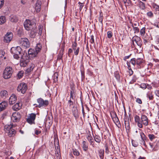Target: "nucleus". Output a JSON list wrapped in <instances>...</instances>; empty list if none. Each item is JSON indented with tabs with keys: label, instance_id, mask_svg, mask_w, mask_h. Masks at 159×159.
Wrapping results in <instances>:
<instances>
[{
	"label": "nucleus",
	"instance_id": "f257e3e1",
	"mask_svg": "<svg viewBox=\"0 0 159 159\" xmlns=\"http://www.w3.org/2000/svg\"><path fill=\"white\" fill-rule=\"evenodd\" d=\"M10 52L13 54L14 58L16 59H18L20 56H22L21 55L22 49L20 46L12 47L11 49Z\"/></svg>",
	"mask_w": 159,
	"mask_h": 159
},
{
	"label": "nucleus",
	"instance_id": "f03ea898",
	"mask_svg": "<svg viewBox=\"0 0 159 159\" xmlns=\"http://www.w3.org/2000/svg\"><path fill=\"white\" fill-rule=\"evenodd\" d=\"M13 72V70L11 67H7L4 70L3 76L4 79H7L10 78Z\"/></svg>",
	"mask_w": 159,
	"mask_h": 159
},
{
	"label": "nucleus",
	"instance_id": "7ed1b4c3",
	"mask_svg": "<svg viewBox=\"0 0 159 159\" xmlns=\"http://www.w3.org/2000/svg\"><path fill=\"white\" fill-rule=\"evenodd\" d=\"M37 102L38 104H34L33 105L35 107L40 108L41 107H45L49 104L48 101L47 100H44L43 98H40L37 99Z\"/></svg>",
	"mask_w": 159,
	"mask_h": 159
},
{
	"label": "nucleus",
	"instance_id": "20e7f679",
	"mask_svg": "<svg viewBox=\"0 0 159 159\" xmlns=\"http://www.w3.org/2000/svg\"><path fill=\"white\" fill-rule=\"evenodd\" d=\"M24 25L25 29L29 30L35 27V24L29 20H26L24 21Z\"/></svg>",
	"mask_w": 159,
	"mask_h": 159
},
{
	"label": "nucleus",
	"instance_id": "39448f33",
	"mask_svg": "<svg viewBox=\"0 0 159 159\" xmlns=\"http://www.w3.org/2000/svg\"><path fill=\"white\" fill-rule=\"evenodd\" d=\"M28 87L27 84L24 83H22L20 84L17 89V91L20 92L22 93H25Z\"/></svg>",
	"mask_w": 159,
	"mask_h": 159
},
{
	"label": "nucleus",
	"instance_id": "423d86ee",
	"mask_svg": "<svg viewBox=\"0 0 159 159\" xmlns=\"http://www.w3.org/2000/svg\"><path fill=\"white\" fill-rule=\"evenodd\" d=\"M19 42L20 44L26 48H29L30 47V43L28 39L26 38H21Z\"/></svg>",
	"mask_w": 159,
	"mask_h": 159
},
{
	"label": "nucleus",
	"instance_id": "0eeeda50",
	"mask_svg": "<svg viewBox=\"0 0 159 159\" xmlns=\"http://www.w3.org/2000/svg\"><path fill=\"white\" fill-rule=\"evenodd\" d=\"M133 45L134 46V42H135L141 48L142 44V41L141 39L137 36H134L132 38Z\"/></svg>",
	"mask_w": 159,
	"mask_h": 159
},
{
	"label": "nucleus",
	"instance_id": "6e6552de",
	"mask_svg": "<svg viewBox=\"0 0 159 159\" xmlns=\"http://www.w3.org/2000/svg\"><path fill=\"white\" fill-rule=\"evenodd\" d=\"M21 117V115L18 112L13 113L11 117V120L14 122L18 121Z\"/></svg>",
	"mask_w": 159,
	"mask_h": 159
},
{
	"label": "nucleus",
	"instance_id": "1a4fd4ad",
	"mask_svg": "<svg viewBox=\"0 0 159 159\" xmlns=\"http://www.w3.org/2000/svg\"><path fill=\"white\" fill-rule=\"evenodd\" d=\"M36 117L35 114L32 113L29 114L27 119L26 121L28 123L30 124H34V120Z\"/></svg>",
	"mask_w": 159,
	"mask_h": 159
},
{
	"label": "nucleus",
	"instance_id": "9d476101",
	"mask_svg": "<svg viewBox=\"0 0 159 159\" xmlns=\"http://www.w3.org/2000/svg\"><path fill=\"white\" fill-rule=\"evenodd\" d=\"M135 6L139 7L142 10H144L146 8L145 3L140 0H138L137 2L135 3Z\"/></svg>",
	"mask_w": 159,
	"mask_h": 159
},
{
	"label": "nucleus",
	"instance_id": "9b49d317",
	"mask_svg": "<svg viewBox=\"0 0 159 159\" xmlns=\"http://www.w3.org/2000/svg\"><path fill=\"white\" fill-rule=\"evenodd\" d=\"M141 122L142 125L143 124L145 126H147L148 125V119L147 117L144 115H142L141 118Z\"/></svg>",
	"mask_w": 159,
	"mask_h": 159
},
{
	"label": "nucleus",
	"instance_id": "f8f14e48",
	"mask_svg": "<svg viewBox=\"0 0 159 159\" xmlns=\"http://www.w3.org/2000/svg\"><path fill=\"white\" fill-rule=\"evenodd\" d=\"M12 38V33L11 32H8L4 37V41L6 43H8L11 40Z\"/></svg>",
	"mask_w": 159,
	"mask_h": 159
},
{
	"label": "nucleus",
	"instance_id": "ddd939ff",
	"mask_svg": "<svg viewBox=\"0 0 159 159\" xmlns=\"http://www.w3.org/2000/svg\"><path fill=\"white\" fill-rule=\"evenodd\" d=\"M70 89V99L74 100L76 97V91L74 87H71Z\"/></svg>",
	"mask_w": 159,
	"mask_h": 159
},
{
	"label": "nucleus",
	"instance_id": "4468645a",
	"mask_svg": "<svg viewBox=\"0 0 159 159\" xmlns=\"http://www.w3.org/2000/svg\"><path fill=\"white\" fill-rule=\"evenodd\" d=\"M73 115L75 117V119H77L79 117V113L78 112L77 107L73 106L71 110Z\"/></svg>",
	"mask_w": 159,
	"mask_h": 159
},
{
	"label": "nucleus",
	"instance_id": "2eb2a0df",
	"mask_svg": "<svg viewBox=\"0 0 159 159\" xmlns=\"http://www.w3.org/2000/svg\"><path fill=\"white\" fill-rule=\"evenodd\" d=\"M24 57V55H23L21 57V59L20 60V65L22 67L26 66L29 61L28 59H27L26 58V60H25Z\"/></svg>",
	"mask_w": 159,
	"mask_h": 159
},
{
	"label": "nucleus",
	"instance_id": "dca6fc26",
	"mask_svg": "<svg viewBox=\"0 0 159 159\" xmlns=\"http://www.w3.org/2000/svg\"><path fill=\"white\" fill-rule=\"evenodd\" d=\"M144 61L143 59L141 58H138L136 59V65L138 68H140L143 66Z\"/></svg>",
	"mask_w": 159,
	"mask_h": 159
},
{
	"label": "nucleus",
	"instance_id": "f3484780",
	"mask_svg": "<svg viewBox=\"0 0 159 159\" xmlns=\"http://www.w3.org/2000/svg\"><path fill=\"white\" fill-rule=\"evenodd\" d=\"M134 118L135 121L137 123L138 127L140 128H142L143 125H142L141 122V119L139 116L136 115L134 117Z\"/></svg>",
	"mask_w": 159,
	"mask_h": 159
},
{
	"label": "nucleus",
	"instance_id": "a211bd4d",
	"mask_svg": "<svg viewBox=\"0 0 159 159\" xmlns=\"http://www.w3.org/2000/svg\"><path fill=\"white\" fill-rule=\"evenodd\" d=\"M41 2L40 0H37L35 5V10L37 12L40 11Z\"/></svg>",
	"mask_w": 159,
	"mask_h": 159
},
{
	"label": "nucleus",
	"instance_id": "6ab92c4d",
	"mask_svg": "<svg viewBox=\"0 0 159 159\" xmlns=\"http://www.w3.org/2000/svg\"><path fill=\"white\" fill-rule=\"evenodd\" d=\"M17 100V98L16 95L15 94H12L10 96L9 99V102L11 105H12L14 104Z\"/></svg>",
	"mask_w": 159,
	"mask_h": 159
},
{
	"label": "nucleus",
	"instance_id": "aec40b11",
	"mask_svg": "<svg viewBox=\"0 0 159 159\" xmlns=\"http://www.w3.org/2000/svg\"><path fill=\"white\" fill-rule=\"evenodd\" d=\"M124 123L125 125V127L126 130V131H129L130 127H129V122L128 117H126L124 119Z\"/></svg>",
	"mask_w": 159,
	"mask_h": 159
},
{
	"label": "nucleus",
	"instance_id": "412c9836",
	"mask_svg": "<svg viewBox=\"0 0 159 159\" xmlns=\"http://www.w3.org/2000/svg\"><path fill=\"white\" fill-rule=\"evenodd\" d=\"M22 105V104L21 103H17L13 106L12 109L14 111H18L21 108Z\"/></svg>",
	"mask_w": 159,
	"mask_h": 159
},
{
	"label": "nucleus",
	"instance_id": "4be33fe9",
	"mask_svg": "<svg viewBox=\"0 0 159 159\" xmlns=\"http://www.w3.org/2000/svg\"><path fill=\"white\" fill-rule=\"evenodd\" d=\"M113 120L117 126L119 128H120L121 127V125L119 119L116 114H115V116L113 118Z\"/></svg>",
	"mask_w": 159,
	"mask_h": 159
},
{
	"label": "nucleus",
	"instance_id": "5701e85b",
	"mask_svg": "<svg viewBox=\"0 0 159 159\" xmlns=\"http://www.w3.org/2000/svg\"><path fill=\"white\" fill-rule=\"evenodd\" d=\"M15 126L12 125H6L4 126V130L7 133Z\"/></svg>",
	"mask_w": 159,
	"mask_h": 159
},
{
	"label": "nucleus",
	"instance_id": "b1692460",
	"mask_svg": "<svg viewBox=\"0 0 159 159\" xmlns=\"http://www.w3.org/2000/svg\"><path fill=\"white\" fill-rule=\"evenodd\" d=\"M7 102L5 101L2 102L0 103V112L5 110L7 106Z\"/></svg>",
	"mask_w": 159,
	"mask_h": 159
},
{
	"label": "nucleus",
	"instance_id": "393cba45",
	"mask_svg": "<svg viewBox=\"0 0 159 159\" xmlns=\"http://www.w3.org/2000/svg\"><path fill=\"white\" fill-rule=\"evenodd\" d=\"M125 7H131L133 5V4L131 0H123Z\"/></svg>",
	"mask_w": 159,
	"mask_h": 159
},
{
	"label": "nucleus",
	"instance_id": "a878e982",
	"mask_svg": "<svg viewBox=\"0 0 159 159\" xmlns=\"http://www.w3.org/2000/svg\"><path fill=\"white\" fill-rule=\"evenodd\" d=\"M88 143L85 141L82 142V146L83 150L85 151H87L88 149Z\"/></svg>",
	"mask_w": 159,
	"mask_h": 159
},
{
	"label": "nucleus",
	"instance_id": "bb28decb",
	"mask_svg": "<svg viewBox=\"0 0 159 159\" xmlns=\"http://www.w3.org/2000/svg\"><path fill=\"white\" fill-rule=\"evenodd\" d=\"M42 47L41 45L39 43H38L35 48V54L37 55L38 53L40 52L41 49Z\"/></svg>",
	"mask_w": 159,
	"mask_h": 159
},
{
	"label": "nucleus",
	"instance_id": "cd10ccee",
	"mask_svg": "<svg viewBox=\"0 0 159 159\" xmlns=\"http://www.w3.org/2000/svg\"><path fill=\"white\" fill-rule=\"evenodd\" d=\"M10 21L12 22H16L18 20V17L16 15H11L10 17Z\"/></svg>",
	"mask_w": 159,
	"mask_h": 159
},
{
	"label": "nucleus",
	"instance_id": "c85d7f7f",
	"mask_svg": "<svg viewBox=\"0 0 159 159\" xmlns=\"http://www.w3.org/2000/svg\"><path fill=\"white\" fill-rule=\"evenodd\" d=\"M80 72L81 73V80L83 81L85 79V71L84 69L83 65L81 66L80 67Z\"/></svg>",
	"mask_w": 159,
	"mask_h": 159
},
{
	"label": "nucleus",
	"instance_id": "c756f323",
	"mask_svg": "<svg viewBox=\"0 0 159 159\" xmlns=\"http://www.w3.org/2000/svg\"><path fill=\"white\" fill-rule=\"evenodd\" d=\"M36 27H34L32 29L30 30H31L30 33V36L31 38H34L37 34Z\"/></svg>",
	"mask_w": 159,
	"mask_h": 159
},
{
	"label": "nucleus",
	"instance_id": "7c9ffc66",
	"mask_svg": "<svg viewBox=\"0 0 159 159\" xmlns=\"http://www.w3.org/2000/svg\"><path fill=\"white\" fill-rule=\"evenodd\" d=\"M0 95L2 98H5L7 97V92L6 90H2L0 92Z\"/></svg>",
	"mask_w": 159,
	"mask_h": 159
},
{
	"label": "nucleus",
	"instance_id": "2f4dec72",
	"mask_svg": "<svg viewBox=\"0 0 159 159\" xmlns=\"http://www.w3.org/2000/svg\"><path fill=\"white\" fill-rule=\"evenodd\" d=\"M16 133V131L13 128L7 133L10 137H13L15 136Z\"/></svg>",
	"mask_w": 159,
	"mask_h": 159
},
{
	"label": "nucleus",
	"instance_id": "473e14b6",
	"mask_svg": "<svg viewBox=\"0 0 159 159\" xmlns=\"http://www.w3.org/2000/svg\"><path fill=\"white\" fill-rule=\"evenodd\" d=\"M99 156L101 159H103L104 157V151L103 149H100L98 150Z\"/></svg>",
	"mask_w": 159,
	"mask_h": 159
},
{
	"label": "nucleus",
	"instance_id": "72a5a7b5",
	"mask_svg": "<svg viewBox=\"0 0 159 159\" xmlns=\"http://www.w3.org/2000/svg\"><path fill=\"white\" fill-rule=\"evenodd\" d=\"M146 97L149 100H152L154 98V95L151 92L148 93L146 94Z\"/></svg>",
	"mask_w": 159,
	"mask_h": 159
},
{
	"label": "nucleus",
	"instance_id": "f704fd0d",
	"mask_svg": "<svg viewBox=\"0 0 159 159\" xmlns=\"http://www.w3.org/2000/svg\"><path fill=\"white\" fill-rule=\"evenodd\" d=\"M35 50L32 49H30L28 51V54L29 55H32L34 57H35L36 56L37 54H35Z\"/></svg>",
	"mask_w": 159,
	"mask_h": 159
},
{
	"label": "nucleus",
	"instance_id": "c9c22d12",
	"mask_svg": "<svg viewBox=\"0 0 159 159\" xmlns=\"http://www.w3.org/2000/svg\"><path fill=\"white\" fill-rule=\"evenodd\" d=\"M94 139L95 141L99 144L101 142V138L98 135H95L94 136Z\"/></svg>",
	"mask_w": 159,
	"mask_h": 159
},
{
	"label": "nucleus",
	"instance_id": "e433bc0d",
	"mask_svg": "<svg viewBox=\"0 0 159 159\" xmlns=\"http://www.w3.org/2000/svg\"><path fill=\"white\" fill-rule=\"evenodd\" d=\"M153 8L156 11H158L159 13V6L155 3H153L152 4Z\"/></svg>",
	"mask_w": 159,
	"mask_h": 159
},
{
	"label": "nucleus",
	"instance_id": "4c0bfd02",
	"mask_svg": "<svg viewBox=\"0 0 159 159\" xmlns=\"http://www.w3.org/2000/svg\"><path fill=\"white\" fill-rule=\"evenodd\" d=\"M35 67V65L34 64H31L30 66V67L28 68L26 70L27 73H29L32 71Z\"/></svg>",
	"mask_w": 159,
	"mask_h": 159
},
{
	"label": "nucleus",
	"instance_id": "58836bf2",
	"mask_svg": "<svg viewBox=\"0 0 159 159\" xmlns=\"http://www.w3.org/2000/svg\"><path fill=\"white\" fill-rule=\"evenodd\" d=\"M140 135L142 140L147 141L148 140L147 137L143 132H141L140 133Z\"/></svg>",
	"mask_w": 159,
	"mask_h": 159
},
{
	"label": "nucleus",
	"instance_id": "ea45409f",
	"mask_svg": "<svg viewBox=\"0 0 159 159\" xmlns=\"http://www.w3.org/2000/svg\"><path fill=\"white\" fill-rule=\"evenodd\" d=\"M98 20L103 25V13L102 11L100 12L99 16L98 17Z\"/></svg>",
	"mask_w": 159,
	"mask_h": 159
},
{
	"label": "nucleus",
	"instance_id": "a19ab883",
	"mask_svg": "<svg viewBox=\"0 0 159 159\" xmlns=\"http://www.w3.org/2000/svg\"><path fill=\"white\" fill-rule=\"evenodd\" d=\"M72 49L74 51V55L76 56H77L78 55L80 51V48L79 47H78V48H75Z\"/></svg>",
	"mask_w": 159,
	"mask_h": 159
},
{
	"label": "nucleus",
	"instance_id": "79ce46f5",
	"mask_svg": "<svg viewBox=\"0 0 159 159\" xmlns=\"http://www.w3.org/2000/svg\"><path fill=\"white\" fill-rule=\"evenodd\" d=\"M72 151L73 153L74 156H78L80 154V153L78 150L75 149H73Z\"/></svg>",
	"mask_w": 159,
	"mask_h": 159
},
{
	"label": "nucleus",
	"instance_id": "37998d69",
	"mask_svg": "<svg viewBox=\"0 0 159 159\" xmlns=\"http://www.w3.org/2000/svg\"><path fill=\"white\" fill-rule=\"evenodd\" d=\"M55 147L56 150H59L60 147L59 145V142L58 140H57V141L56 142L55 141L54 142Z\"/></svg>",
	"mask_w": 159,
	"mask_h": 159
},
{
	"label": "nucleus",
	"instance_id": "c03bdc74",
	"mask_svg": "<svg viewBox=\"0 0 159 159\" xmlns=\"http://www.w3.org/2000/svg\"><path fill=\"white\" fill-rule=\"evenodd\" d=\"M148 136L150 140L152 141L153 140L156 138V137L154 135L152 134H150L148 135Z\"/></svg>",
	"mask_w": 159,
	"mask_h": 159
},
{
	"label": "nucleus",
	"instance_id": "a18cd8bd",
	"mask_svg": "<svg viewBox=\"0 0 159 159\" xmlns=\"http://www.w3.org/2000/svg\"><path fill=\"white\" fill-rule=\"evenodd\" d=\"M5 22V17L3 16H0V24H3Z\"/></svg>",
	"mask_w": 159,
	"mask_h": 159
},
{
	"label": "nucleus",
	"instance_id": "49530a36",
	"mask_svg": "<svg viewBox=\"0 0 159 159\" xmlns=\"http://www.w3.org/2000/svg\"><path fill=\"white\" fill-rule=\"evenodd\" d=\"M114 76L116 80H120V75L118 71H116L114 72Z\"/></svg>",
	"mask_w": 159,
	"mask_h": 159
},
{
	"label": "nucleus",
	"instance_id": "de8ad7c7",
	"mask_svg": "<svg viewBox=\"0 0 159 159\" xmlns=\"http://www.w3.org/2000/svg\"><path fill=\"white\" fill-rule=\"evenodd\" d=\"M24 72L22 71H20L17 74V76L18 79H20L22 78L23 76Z\"/></svg>",
	"mask_w": 159,
	"mask_h": 159
},
{
	"label": "nucleus",
	"instance_id": "09e8293b",
	"mask_svg": "<svg viewBox=\"0 0 159 159\" xmlns=\"http://www.w3.org/2000/svg\"><path fill=\"white\" fill-rule=\"evenodd\" d=\"M73 100L72 99H70V100H69L68 102V104L69 105V106L70 108H72L73 106Z\"/></svg>",
	"mask_w": 159,
	"mask_h": 159
},
{
	"label": "nucleus",
	"instance_id": "8fccbe9b",
	"mask_svg": "<svg viewBox=\"0 0 159 159\" xmlns=\"http://www.w3.org/2000/svg\"><path fill=\"white\" fill-rule=\"evenodd\" d=\"M159 147V142L157 141L156 143V144H154V147L153 148V151H155L157 150Z\"/></svg>",
	"mask_w": 159,
	"mask_h": 159
},
{
	"label": "nucleus",
	"instance_id": "3c124183",
	"mask_svg": "<svg viewBox=\"0 0 159 159\" xmlns=\"http://www.w3.org/2000/svg\"><path fill=\"white\" fill-rule=\"evenodd\" d=\"M130 63L132 64L133 66H135L136 65V59L135 58H133L131 59L130 61Z\"/></svg>",
	"mask_w": 159,
	"mask_h": 159
},
{
	"label": "nucleus",
	"instance_id": "603ef678",
	"mask_svg": "<svg viewBox=\"0 0 159 159\" xmlns=\"http://www.w3.org/2000/svg\"><path fill=\"white\" fill-rule=\"evenodd\" d=\"M104 147L105 149V153L107 154H108L109 153V150L107 144H105Z\"/></svg>",
	"mask_w": 159,
	"mask_h": 159
},
{
	"label": "nucleus",
	"instance_id": "864d4df0",
	"mask_svg": "<svg viewBox=\"0 0 159 159\" xmlns=\"http://www.w3.org/2000/svg\"><path fill=\"white\" fill-rule=\"evenodd\" d=\"M145 30L146 28L145 27H143L141 29L140 31V34L141 36L144 35L145 34Z\"/></svg>",
	"mask_w": 159,
	"mask_h": 159
},
{
	"label": "nucleus",
	"instance_id": "5fc2aeb1",
	"mask_svg": "<svg viewBox=\"0 0 159 159\" xmlns=\"http://www.w3.org/2000/svg\"><path fill=\"white\" fill-rule=\"evenodd\" d=\"M132 145L134 147H137L139 145V143L137 141L132 140Z\"/></svg>",
	"mask_w": 159,
	"mask_h": 159
},
{
	"label": "nucleus",
	"instance_id": "6e6d98bb",
	"mask_svg": "<svg viewBox=\"0 0 159 159\" xmlns=\"http://www.w3.org/2000/svg\"><path fill=\"white\" fill-rule=\"evenodd\" d=\"M77 43L76 39H75V41L74 42H72V48H78L77 47Z\"/></svg>",
	"mask_w": 159,
	"mask_h": 159
},
{
	"label": "nucleus",
	"instance_id": "4d7b16f0",
	"mask_svg": "<svg viewBox=\"0 0 159 159\" xmlns=\"http://www.w3.org/2000/svg\"><path fill=\"white\" fill-rule=\"evenodd\" d=\"M78 4L79 5V9L80 11H81L82 10L83 7L84 6V3H81L79 2H78Z\"/></svg>",
	"mask_w": 159,
	"mask_h": 159
},
{
	"label": "nucleus",
	"instance_id": "13d9d810",
	"mask_svg": "<svg viewBox=\"0 0 159 159\" xmlns=\"http://www.w3.org/2000/svg\"><path fill=\"white\" fill-rule=\"evenodd\" d=\"M113 36L112 33L111 31H108L107 32V37L109 38H111Z\"/></svg>",
	"mask_w": 159,
	"mask_h": 159
},
{
	"label": "nucleus",
	"instance_id": "bf43d9fd",
	"mask_svg": "<svg viewBox=\"0 0 159 159\" xmlns=\"http://www.w3.org/2000/svg\"><path fill=\"white\" fill-rule=\"evenodd\" d=\"M132 27L135 33H138L139 32V30L138 27H134L133 26H132Z\"/></svg>",
	"mask_w": 159,
	"mask_h": 159
},
{
	"label": "nucleus",
	"instance_id": "052dcab7",
	"mask_svg": "<svg viewBox=\"0 0 159 159\" xmlns=\"http://www.w3.org/2000/svg\"><path fill=\"white\" fill-rule=\"evenodd\" d=\"M147 15L150 18H152L153 16V13L151 11H149L147 13Z\"/></svg>",
	"mask_w": 159,
	"mask_h": 159
},
{
	"label": "nucleus",
	"instance_id": "680f3d73",
	"mask_svg": "<svg viewBox=\"0 0 159 159\" xmlns=\"http://www.w3.org/2000/svg\"><path fill=\"white\" fill-rule=\"evenodd\" d=\"M89 142L90 143V145H91L93 147H96V145L95 144V142L93 140H92Z\"/></svg>",
	"mask_w": 159,
	"mask_h": 159
},
{
	"label": "nucleus",
	"instance_id": "e2e57ef3",
	"mask_svg": "<svg viewBox=\"0 0 159 159\" xmlns=\"http://www.w3.org/2000/svg\"><path fill=\"white\" fill-rule=\"evenodd\" d=\"M58 75H56L55 74L54 75V79H53V80H54V82H55V83H57V82L58 81Z\"/></svg>",
	"mask_w": 159,
	"mask_h": 159
},
{
	"label": "nucleus",
	"instance_id": "0e129e2a",
	"mask_svg": "<svg viewBox=\"0 0 159 159\" xmlns=\"http://www.w3.org/2000/svg\"><path fill=\"white\" fill-rule=\"evenodd\" d=\"M87 73L90 76H92L93 75V72L89 69L87 70Z\"/></svg>",
	"mask_w": 159,
	"mask_h": 159
},
{
	"label": "nucleus",
	"instance_id": "69168bd1",
	"mask_svg": "<svg viewBox=\"0 0 159 159\" xmlns=\"http://www.w3.org/2000/svg\"><path fill=\"white\" fill-rule=\"evenodd\" d=\"M73 49L71 48H69L68 49V56L70 57L71 55V53L73 52Z\"/></svg>",
	"mask_w": 159,
	"mask_h": 159
},
{
	"label": "nucleus",
	"instance_id": "338daca9",
	"mask_svg": "<svg viewBox=\"0 0 159 159\" xmlns=\"http://www.w3.org/2000/svg\"><path fill=\"white\" fill-rule=\"evenodd\" d=\"M86 138L87 139L89 142L91 141V140H93V138L90 134L88 135L86 137Z\"/></svg>",
	"mask_w": 159,
	"mask_h": 159
},
{
	"label": "nucleus",
	"instance_id": "774afa93",
	"mask_svg": "<svg viewBox=\"0 0 159 159\" xmlns=\"http://www.w3.org/2000/svg\"><path fill=\"white\" fill-rule=\"evenodd\" d=\"M136 102L139 104H142V100L139 98H136Z\"/></svg>",
	"mask_w": 159,
	"mask_h": 159
}]
</instances>
